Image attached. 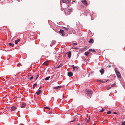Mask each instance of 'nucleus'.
Wrapping results in <instances>:
<instances>
[{
	"label": "nucleus",
	"mask_w": 125,
	"mask_h": 125,
	"mask_svg": "<svg viewBox=\"0 0 125 125\" xmlns=\"http://www.w3.org/2000/svg\"><path fill=\"white\" fill-rule=\"evenodd\" d=\"M72 44L73 45H77V43H72Z\"/></svg>",
	"instance_id": "nucleus-26"
},
{
	"label": "nucleus",
	"mask_w": 125,
	"mask_h": 125,
	"mask_svg": "<svg viewBox=\"0 0 125 125\" xmlns=\"http://www.w3.org/2000/svg\"><path fill=\"white\" fill-rule=\"evenodd\" d=\"M62 87V86H59L57 87H54L53 88L54 89H58Z\"/></svg>",
	"instance_id": "nucleus-10"
},
{
	"label": "nucleus",
	"mask_w": 125,
	"mask_h": 125,
	"mask_svg": "<svg viewBox=\"0 0 125 125\" xmlns=\"http://www.w3.org/2000/svg\"><path fill=\"white\" fill-rule=\"evenodd\" d=\"M75 121V120H73V121H71V122H73L74 121Z\"/></svg>",
	"instance_id": "nucleus-42"
},
{
	"label": "nucleus",
	"mask_w": 125,
	"mask_h": 125,
	"mask_svg": "<svg viewBox=\"0 0 125 125\" xmlns=\"http://www.w3.org/2000/svg\"><path fill=\"white\" fill-rule=\"evenodd\" d=\"M65 29L66 30H68V28H65Z\"/></svg>",
	"instance_id": "nucleus-39"
},
{
	"label": "nucleus",
	"mask_w": 125,
	"mask_h": 125,
	"mask_svg": "<svg viewBox=\"0 0 125 125\" xmlns=\"http://www.w3.org/2000/svg\"><path fill=\"white\" fill-rule=\"evenodd\" d=\"M117 68H116L115 69V73H116V75L119 78H121V76L120 73L117 70H116Z\"/></svg>",
	"instance_id": "nucleus-3"
},
{
	"label": "nucleus",
	"mask_w": 125,
	"mask_h": 125,
	"mask_svg": "<svg viewBox=\"0 0 125 125\" xmlns=\"http://www.w3.org/2000/svg\"><path fill=\"white\" fill-rule=\"evenodd\" d=\"M90 53V52H86L84 53V54L86 56H87L88 55V54Z\"/></svg>",
	"instance_id": "nucleus-18"
},
{
	"label": "nucleus",
	"mask_w": 125,
	"mask_h": 125,
	"mask_svg": "<svg viewBox=\"0 0 125 125\" xmlns=\"http://www.w3.org/2000/svg\"><path fill=\"white\" fill-rule=\"evenodd\" d=\"M104 108H102L101 110H100L99 111V112H102L104 111Z\"/></svg>",
	"instance_id": "nucleus-23"
},
{
	"label": "nucleus",
	"mask_w": 125,
	"mask_h": 125,
	"mask_svg": "<svg viewBox=\"0 0 125 125\" xmlns=\"http://www.w3.org/2000/svg\"><path fill=\"white\" fill-rule=\"evenodd\" d=\"M122 124L123 125H125V121L122 122Z\"/></svg>",
	"instance_id": "nucleus-30"
},
{
	"label": "nucleus",
	"mask_w": 125,
	"mask_h": 125,
	"mask_svg": "<svg viewBox=\"0 0 125 125\" xmlns=\"http://www.w3.org/2000/svg\"><path fill=\"white\" fill-rule=\"evenodd\" d=\"M92 91L89 89H86L85 91V93L88 97H91L92 94Z\"/></svg>",
	"instance_id": "nucleus-1"
},
{
	"label": "nucleus",
	"mask_w": 125,
	"mask_h": 125,
	"mask_svg": "<svg viewBox=\"0 0 125 125\" xmlns=\"http://www.w3.org/2000/svg\"><path fill=\"white\" fill-rule=\"evenodd\" d=\"M73 48L75 49H76L77 48L76 47H74Z\"/></svg>",
	"instance_id": "nucleus-38"
},
{
	"label": "nucleus",
	"mask_w": 125,
	"mask_h": 125,
	"mask_svg": "<svg viewBox=\"0 0 125 125\" xmlns=\"http://www.w3.org/2000/svg\"><path fill=\"white\" fill-rule=\"evenodd\" d=\"M17 66H18V64H17Z\"/></svg>",
	"instance_id": "nucleus-46"
},
{
	"label": "nucleus",
	"mask_w": 125,
	"mask_h": 125,
	"mask_svg": "<svg viewBox=\"0 0 125 125\" xmlns=\"http://www.w3.org/2000/svg\"><path fill=\"white\" fill-rule=\"evenodd\" d=\"M26 105V104L25 103H23L22 105H21V107L22 108H24L25 107Z\"/></svg>",
	"instance_id": "nucleus-15"
},
{
	"label": "nucleus",
	"mask_w": 125,
	"mask_h": 125,
	"mask_svg": "<svg viewBox=\"0 0 125 125\" xmlns=\"http://www.w3.org/2000/svg\"><path fill=\"white\" fill-rule=\"evenodd\" d=\"M50 78V76H48V77H46V78H45V80H48L49 78Z\"/></svg>",
	"instance_id": "nucleus-20"
},
{
	"label": "nucleus",
	"mask_w": 125,
	"mask_h": 125,
	"mask_svg": "<svg viewBox=\"0 0 125 125\" xmlns=\"http://www.w3.org/2000/svg\"><path fill=\"white\" fill-rule=\"evenodd\" d=\"M116 85V84H114L111 85V87H113Z\"/></svg>",
	"instance_id": "nucleus-25"
},
{
	"label": "nucleus",
	"mask_w": 125,
	"mask_h": 125,
	"mask_svg": "<svg viewBox=\"0 0 125 125\" xmlns=\"http://www.w3.org/2000/svg\"><path fill=\"white\" fill-rule=\"evenodd\" d=\"M52 113V112H49V114H51V113Z\"/></svg>",
	"instance_id": "nucleus-43"
},
{
	"label": "nucleus",
	"mask_w": 125,
	"mask_h": 125,
	"mask_svg": "<svg viewBox=\"0 0 125 125\" xmlns=\"http://www.w3.org/2000/svg\"><path fill=\"white\" fill-rule=\"evenodd\" d=\"M62 2L63 3H67L68 2V0H62Z\"/></svg>",
	"instance_id": "nucleus-11"
},
{
	"label": "nucleus",
	"mask_w": 125,
	"mask_h": 125,
	"mask_svg": "<svg viewBox=\"0 0 125 125\" xmlns=\"http://www.w3.org/2000/svg\"><path fill=\"white\" fill-rule=\"evenodd\" d=\"M48 109L49 110H50V108L48 107Z\"/></svg>",
	"instance_id": "nucleus-45"
},
{
	"label": "nucleus",
	"mask_w": 125,
	"mask_h": 125,
	"mask_svg": "<svg viewBox=\"0 0 125 125\" xmlns=\"http://www.w3.org/2000/svg\"><path fill=\"white\" fill-rule=\"evenodd\" d=\"M20 39H18L17 40H16L15 41V43L16 44H17L18 43V42H20Z\"/></svg>",
	"instance_id": "nucleus-17"
},
{
	"label": "nucleus",
	"mask_w": 125,
	"mask_h": 125,
	"mask_svg": "<svg viewBox=\"0 0 125 125\" xmlns=\"http://www.w3.org/2000/svg\"><path fill=\"white\" fill-rule=\"evenodd\" d=\"M37 84L36 83H34L33 85V88L34 89L35 88V87L37 85Z\"/></svg>",
	"instance_id": "nucleus-22"
},
{
	"label": "nucleus",
	"mask_w": 125,
	"mask_h": 125,
	"mask_svg": "<svg viewBox=\"0 0 125 125\" xmlns=\"http://www.w3.org/2000/svg\"><path fill=\"white\" fill-rule=\"evenodd\" d=\"M111 113V112L110 111H109L108 112H107V113L108 114H110Z\"/></svg>",
	"instance_id": "nucleus-28"
},
{
	"label": "nucleus",
	"mask_w": 125,
	"mask_h": 125,
	"mask_svg": "<svg viewBox=\"0 0 125 125\" xmlns=\"http://www.w3.org/2000/svg\"><path fill=\"white\" fill-rule=\"evenodd\" d=\"M62 66V64H60L59 66H58L57 67V68H59L61 67Z\"/></svg>",
	"instance_id": "nucleus-29"
},
{
	"label": "nucleus",
	"mask_w": 125,
	"mask_h": 125,
	"mask_svg": "<svg viewBox=\"0 0 125 125\" xmlns=\"http://www.w3.org/2000/svg\"><path fill=\"white\" fill-rule=\"evenodd\" d=\"M71 52L70 51L69 52L68 54V57L69 58H70L71 56Z\"/></svg>",
	"instance_id": "nucleus-12"
},
{
	"label": "nucleus",
	"mask_w": 125,
	"mask_h": 125,
	"mask_svg": "<svg viewBox=\"0 0 125 125\" xmlns=\"http://www.w3.org/2000/svg\"><path fill=\"white\" fill-rule=\"evenodd\" d=\"M68 75L69 77H71L73 75V73L72 72H70L68 73Z\"/></svg>",
	"instance_id": "nucleus-8"
},
{
	"label": "nucleus",
	"mask_w": 125,
	"mask_h": 125,
	"mask_svg": "<svg viewBox=\"0 0 125 125\" xmlns=\"http://www.w3.org/2000/svg\"><path fill=\"white\" fill-rule=\"evenodd\" d=\"M9 45L10 46H11V47H13L14 46V44L11 43H9Z\"/></svg>",
	"instance_id": "nucleus-21"
},
{
	"label": "nucleus",
	"mask_w": 125,
	"mask_h": 125,
	"mask_svg": "<svg viewBox=\"0 0 125 125\" xmlns=\"http://www.w3.org/2000/svg\"><path fill=\"white\" fill-rule=\"evenodd\" d=\"M16 109V107L15 106H12L11 107L10 110L11 111H14Z\"/></svg>",
	"instance_id": "nucleus-7"
},
{
	"label": "nucleus",
	"mask_w": 125,
	"mask_h": 125,
	"mask_svg": "<svg viewBox=\"0 0 125 125\" xmlns=\"http://www.w3.org/2000/svg\"><path fill=\"white\" fill-rule=\"evenodd\" d=\"M72 67L73 68V71H75V72L77 71L78 70V68L77 66H74V65H72Z\"/></svg>",
	"instance_id": "nucleus-5"
},
{
	"label": "nucleus",
	"mask_w": 125,
	"mask_h": 125,
	"mask_svg": "<svg viewBox=\"0 0 125 125\" xmlns=\"http://www.w3.org/2000/svg\"><path fill=\"white\" fill-rule=\"evenodd\" d=\"M113 114H117V113L116 112H113Z\"/></svg>",
	"instance_id": "nucleus-36"
},
{
	"label": "nucleus",
	"mask_w": 125,
	"mask_h": 125,
	"mask_svg": "<svg viewBox=\"0 0 125 125\" xmlns=\"http://www.w3.org/2000/svg\"><path fill=\"white\" fill-rule=\"evenodd\" d=\"M59 32L62 35L64 36V35L65 32L63 30H62L61 29H60Z\"/></svg>",
	"instance_id": "nucleus-6"
},
{
	"label": "nucleus",
	"mask_w": 125,
	"mask_h": 125,
	"mask_svg": "<svg viewBox=\"0 0 125 125\" xmlns=\"http://www.w3.org/2000/svg\"><path fill=\"white\" fill-rule=\"evenodd\" d=\"M94 41L93 39H91L89 41V42L90 43H93Z\"/></svg>",
	"instance_id": "nucleus-14"
},
{
	"label": "nucleus",
	"mask_w": 125,
	"mask_h": 125,
	"mask_svg": "<svg viewBox=\"0 0 125 125\" xmlns=\"http://www.w3.org/2000/svg\"><path fill=\"white\" fill-rule=\"evenodd\" d=\"M41 88H42L41 86H40V87L39 88V89H41Z\"/></svg>",
	"instance_id": "nucleus-40"
},
{
	"label": "nucleus",
	"mask_w": 125,
	"mask_h": 125,
	"mask_svg": "<svg viewBox=\"0 0 125 125\" xmlns=\"http://www.w3.org/2000/svg\"><path fill=\"white\" fill-rule=\"evenodd\" d=\"M104 70L103 69H101L100 71V72L102 74L104 73Z\"/></svg>",
	"instance_id": "nucleus-19"
},
{
	"label": "nucleus",
	"mask_w": 125,
	"mask_h": 125,
	"mask_svg": "<svg viewBox=\"0 0 125 125\" xmlns=\"http://www.w3.org/2000/svg\"><path fill=\"white\" fill-rule=\"evenodd\" d=\"M92 51V49H89V51H90V52H91V51Z\"/></svg>",
	"instance_id": "nucleus-35"
},
{
	"label": "nucleus",
	"mask_w": 125,
	"mask_h": 125,
	"mask_svg": "<svg viewBox=\"0 0 125 125\" xmlns=\"http://www.w3.org/2000/svg\"><path fill=\"white\" fill-rule=\"evenodd\" d=\"M92 51L93 52H95V51H94V49H93V50H92Z\"/></svg>",
	"instance_id": "nucleus-41"
},
{
	"label": "nucleus",
	"mask_w": 125,
	"mask_h": 125,
	"mask_svg": "<svg viewBox=\"0 0 125 125\" xmlns=\"http://www.w3.org/2000/svg\"><path fill=\"white\" fill-rule=\"evenodd\" d=\"M81 2L86 6L88 5L87 2L86 0H82Z\"/></svg>",
	"instance_id": "nucleus-4"
},
{
	"label": "nucleus",
	"mask_w": 125,
	"mask_h": 125,
	"mask_svg": "<svg viewBox=\"0 0 125 125\" xmlns=\"http://www.w3.org/2000/svg\"><path fill=\"white\" fill-rule=\"evenodd\" d=\"M98 81H100L102 83H104V82H106V81H103L102 80H99Z\"/></svg>",
	"instance_id": "nucleus-27"
},
{
	"label": "nucleus",
	"mask_w": 125,
	"mask_h": 125,
	"mask_svg": "<svg viewBox=\"0 0 125 125\" xmlns=\"http://www.w3.org/2000/svg\"><path fill=\"white\" fill-rule=\"evenodd\" d=\"M72 9H71L68 8L67 9H66L64 10V12L65 14L69 15L70 14V13L72 11Z\"/></svg>",
	"instance_id": "nucleus-2"
},
{
	"label": "nucleus",
	"mask_w": 125,
	"mask_h": 125,
	"mask_svg": "<svg viewBox=\"0 0 125 125\" xmlns=\"http://www.w3.org/2000/svg\"><path fill=\"white\" fill-rule=\"evenodd\" d=\"M41 92V90H38L37 92H36V93L37 95H39L40 94Z\"/></svg>",
	"instance_id": "nucleus-16"
},
{
	"label": "nucleus",
	"mask_w": 125,
	"mask_h": 125,
	"mask_svg": "<svg viewBox=\"0 0 125 125\" xmlns=\"http://www.w3.org/2000/svg\"><path fill=\"white\" fill-rule=\"evenodd\" d=\"M90 116H89V117H88V120H87V121H86L87 122H88V123L89 122V121L90 119Z\"/></svg>",
	"instance_id": "nucleus-24"
},
{
	"label": "nucleus",
	"mask_w": 125,
	"mask_h": 125,
	"mask_svg": "<svg viewBox=\"0 0 125 125\" xmlns=\"http://www.w3.org/2000/svg\"><path fill=\"white\" fill-rule=\"evenodd\" d=\"M48 107H44V109H48Z\"/></svg>",
	"instance_id": "nucleus-33"
},
{
	"label": "nucleus",
	"mask_w": 125,
	"mask_h": 125,
	"mask_svg": "<svg viewBox=\"0 0 125 125\" xmlns=\"http://www.w3.org/2000/svg\"><path fill=\"white\" fill-rule=\"evenodd\" d=\"M72 2H75V1H72Z\"/></svg>",
	"instance_id": "nucleus-44"
},
{
	"label": "nucleus",
	"mask_w": 125,
	"mask_h": 125,
	"mask_svg": "<svg viewBox=\"0 0 125 125\" xmlns=\"http://www.w3.org/2000/svg\"><path fill=\"white\" fill-rule=\"evenodd\" d=\"M108 66L109 67H111V66L110 65H108Z\"/></svg>",
	"instance_id": "nucleus-37"
},
{
	"label": "nucleus",
	"mask_w": 125,
	"mask_h": 125,
	"mask_svg": "<svg viewBox=\"0 0 125 125\" xmlns=\"http://www.w3.org/2000/svg\"><path fill=\"white\" fill-rule=\"evenodd\" d=\"M111 88V87H109L107 89L108 90H109V89H110Z\"/></svg>",
	"instance_id": "nucleus-34"
},
{
	"label": "nucleus",
	"mask_w": 125,
	"mask_h": 125,
	"mask_svg": "<svg viewBox=\"0 0 125 125\" xmlns=\"http://www.w3.org/2000/svg\"><path fill=\"white\" fill-rule=\"evenodd\" d=\"M102 65L105 66L106 67H107L108 66V65H107V63L106 62H104L103 64Z\"/></svg>",
	"instance_id": "nucleus-9"
},
{
	"label": "nucleus",
	"mask_w": 125,
	"mask_h": 125,
	"mask_svg": "<svg viewBox=\"0 0 125 125\" xmlns=\"http://www.w3.org/2000/svg\"><path fill=\"white\" fill-rule=\"evenodd\" d=\"M39 76V75H38V74L37 75V77H36V80H37V78Z\"/></svg>",
	"instance_id": "nucleus-31"
},
{
	"label": "nucleus",
	"mask_w": 125,
	"mask_h": 125,
	"mask_svg": "<svg viewBox=\"0 0 125 125\" xmlns=\"http://www.w3.org/2000/svg\"><path fill=\"white\" fill-rule=\"evenodd\" d=\"M48 62L49 61H46L43 63V64L46 65H48Z\"/></svg>",
	"instance_id": "nucleus-13"
},
{
	"label": "nucleus",
	"mask_w": 125,
	"mask_h": 125,
	"mask_svg": "<svg viewBox=\"0 0 125 125\" xmlns=\"http://www.w3.org/2000/svg\"><path fill=\"white\" fill-rule=\"evenodd\" d=\"M33 78V77L32 76L30 78H29V79L30 80H31Z\"/></svg>",
	"instance_id": "nucleus-32"
}]
</instances>
